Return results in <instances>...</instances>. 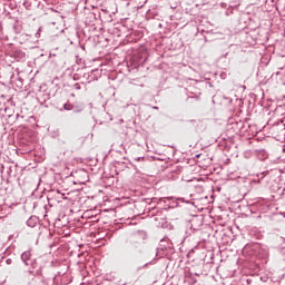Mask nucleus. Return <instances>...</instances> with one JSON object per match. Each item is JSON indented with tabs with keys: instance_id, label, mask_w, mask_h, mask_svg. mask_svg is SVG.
I'll use <instances>...</instances> for the list:
<instances>
[{
	"instance_id": "4468645a",
	"label": "nucleus",
	"mask_w": 285,
	"mask_h": 285,
	"mask_svg": "<svg viewBox=\"0 0 285 285\" xmlns=\"http://www.w3.org/2000/svg\"><path fill=\"white\" fill-rule=\"evenodd\" d=\"M41 282V284H46V282L45 281H40Z\"/></svg>"
},
{
	"instance_id": "f8f14e48",
	"label": "nucleus",
	"mask_w": 285,
	"mask_h": 285,
	"mask_svg": "<svg viewBox=\"0 0 285 285\" xmlns=\"http://www.w3.org/2000/svg\"><path fill=\"white\" fill-rule=\"evenodd\" d=\"M11 262H12L11 259H8V261H7V264H11Z\"/></svg>"
},
{
	"instance_id": "423d86ee",
	"label": "nucleus",
	"mask_w": 285,
	"mask_h": 285,
	"mask_svg": "<svg viewBox=\"0 0 285 285\" xmlns=\"http://www.w3.org/2000/svg\"><path fill=\"white\" fill-rule=\"evenodd\" d=\"M13 57L16 60L21 61L26 57V52H23L22 50H16L13 52Z\"/></svg>"
},
{
	"instance_id": "f3484780",
	"label": "nucleus",
	"mask_w": 285,
	"mask_h": 285,
	"mask_svg": "<svg viewBox=\"0 0 285 285\" xmlns=\"http://www.w3.org/2000/svg\"><path fill=\"white\" fill-rule=\"evenodd\" d=\"M180 199V202H184V198H179Z\"/></svg>"
},
{
	"instance_id": "1a4fd4ad",
	"label": "nucleus",
	"mask_w": 285,
	"mask_h": 285,
	"mask_svg": "<svg viewBox=\"0 0 285 285\" xmlns=\"http://www.w3.org/2000/svg\"><path fill=\"white\" fill-rule=\"evenodd\" d=\"M75 90H81V86L79 83L73 85Z\"/></svg>"
},
{
	"instance_id": "6e6552de",
	"label": "nucleus",
	"mask_w": 285,
	"mask_h": 285,
	"mask_svg": "<svg viewBox=\"0 0 285 285\" xmlns=\"http://www.w3.org/2000/svg\"><path fill=\"white\" fill-rule=\"evenodd\" d=\"M63 110H72V105L71 104H65L63 105Z\"/></svg>"
},
{
	"instance_id": "39448f33",
	"label": "nucleus",
	"mask_w": 285,
	"mask_h": 285,
	"mask_svg": "<svg viewBox=\"0 0 285 285\" xmlns=\"http://www.w3.org/2000/svg\"><path fill=\"white\" fill-rule=\"evenodd\" d=\"M37 224H39V218H37V216H31L27 220V226H29V228H35V226H37Z\"/></svg>"
},
{
	"instance_id": "20e7f679",
	"label": "nucleus",
	"mask_w": 285,
	"mask_h": 285,
	"mask_svg": "<svg viewBox=\"0 0 285 285\" xmlns=\"http://www.w3.org/2000/svg\"><path fill=\"white\" fill-rule=\"evenodd\" d=\"M138 265L136 267V271L139 272V271H144V268H148V266H153V264H155L154 261H150L149 258H142L140 261H138Z\"/></svg>"
},
{
	"instance_id": "9b49d317",
	"label": "nucleus",
	"mask_w": 285,
	"mask_h": 285,
	"mask_svg": "<svg viewBox=\"0 0 285 285\" xmlns=\"http://www.w3.org/2000/svg\"><path fill=\"white\" fill-rule=\"evenodd\" d=\"M154 110H159V107H157V106H154V107H151Z\"/></svg>"
},
{
	"instance_id": "dca6fc26",
	"label": "nucleus",
	"mask_w": 285,
	"mask_h": 285,
	"mask_svg": "<svg viewBox=\"0 0 285 285\" xmlns=\"http://www.w3.org/2000/svg\"><path fill=\"white\" fill-rule=\"evenodd\" d=\"M159 202H164V198H160Z\"/></svg>"
},
{
	"instance_id": "ddd939ff",
	"label": "nucleus",
	"mask_w": 285,
	"mask_h": 285,
	"mask_svg": "<svg viewBox=\"0 0 285 285\" xmlns=\"http://www.w3.org/2000/svg\"><path fill=\"white\" fill-rule=\"evenodd\" d=\"M247 284H250V279H247Z\"/></svg>"
},
{
	"instance_id": "f03ea898",
	"label": "nucleus",
	"mask_w": 285,
	"mask_h": 285,
	"mask_svg": "<svg viewBox=\"0 0 285 285\" xmlns=\"http://www.w3.org/2000/svg\"><path fill=\"white\" fill-rule=\"evenodd\" d=\"M126 250L129 253H144V244L139 242V234L131 236L125 243Z\"/></svg>"
},
{
	"instance_id": "2eb2a0df",
	"label": "nucleus",
	"mask_w": 285,
	"mask_h": 285,
	"mask_svg": "<svg viewBox=\"0 0 285 285\" xmlns=\"http://www.w3.org/2000/svg\"><path fill=\"white\" fill-rule=\"evenodd\" d=\"M77 112H81V109H78Z\"/></svg>"
},
{
	"instance_id": "7ed1b4c3",
	"label": "nucleus",
	"mask_w": 285,
	"mask_h": 285,
	"mask_svg": "<svg viewBox=\"0 0 285 285\" xmlns=\"http://www.w3.org/2000/svg\"><path fill=\"white\" fill-rule=\"evenodd\" d=\"M31 257H32V253H30L29 250L23 252L21 254V261L26 266H30V268H32V262H37V259H32Z\"/></svg>"
},
{
	"instance_id": "f257e3e1",
	"label": "nucleus",
	"mask_w": 285,
	"mask_h": 285,
	"mask_svg": "<svg viewBox=\"0 0 285 285\" xmlns=\"http://www.w3.org/2000/svg\"><path fill=\"white\" fill-rule=\"evenodd\" d=\"M43 275V267L37 263V261L31 262V267L23 272L22 283L24 285H38L37 277Z\"/></svg>"
},
{
	"instance_id": "0eeeda50",
	"label": "nucleus",
	"mask_w": 285,
	"mask_h": 285,
	"mask_svg": "<svg viewBox=\"0 0 285 285\" xmlns=\"http://www.w3.org/2000/svg\"><path fill=\"white\" fill-rule=\"evenodd\" d=\"M259 155H262L261 159H267L268 158V154L265 150L258 151V157H259Z\"/></svg>"
},
{
	"instance_id": "9d476101",
	"label": "nucleus",
	"mask_w": 285,
	"mask_h": 285,
	"mask_svg": "<svg viewBox=\"0 0 285 285\" xmlns=\"http://www.w3.org/2000/svg\"><path fill=\"white\" fill-rule=\"evenodd\" d=\"M146 158L145 157H137L135 158V161H144Z\"/></svg>"
}]
</instances>
